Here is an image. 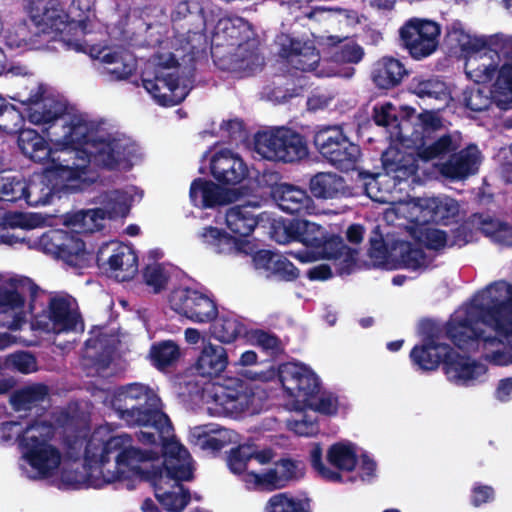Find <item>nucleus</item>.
<instances>
[{"mask_svg":"<svg viewBox=\"0 0 512 512\" xmlns=\"http://www.w3.org/2000/svg\"><path fill=\"white\" fill-rule=\"evenodd\" d=\"M54 434V425L44 418L27 426L19 464L27 478L71 488H102L143 472L142 463L148 454L135 446L131 435L114 434L110 424L99 425L87 438L69 440L64 460L50 443Z\"/></svg>","mask_w":512,"mask_h":512,"instance_id":"nucleus-1","label":"nucleus"},{"mask_svg":"<svg viewBox=\"0 0 512 512\" xmlns=\"http://www.w3.org/2000/svg\"><path fill=\"white\" fill-rule=\"evenodd\" d=\"M507 293L503 282L490 285L454 313L447 329L459 348L482 351L499 366L512 364V349L499 348L512 345V300L503 301Z\"/></svg>","mask_w":512,"mask_h":512,"instance_id":"nucleus-2","label":"nucleus"},{"mask_svg":"<svg viewBox=\"0 0 512 512\" xmlns=\"http://www.w3.org/2000/svg\"><path fill=\"white\" fill-rule=\"evenodd\" d=\"M20 102L27 105V117L36 125L52 124L50 144L35 130L19 132L18 146L29 159L48 166L71 164L72 144L86 132L84 120L65 113V104L58 100L43 84H37L28 96L20 95Z\"/></svg>","mask_w":512,"mask_h":512,"instance_id":"nucleus-3","label":"nucleus"},{"mask_svg":"<svg viewBox=\"0 0 512 512\" xmlns=\"http://www.w3.org/2000/svg\"><path fill=\"white\" fill-rule=\"evenodd\" d=\"M84 120L86 132L72 144L71 166L84 177H92L89 187L96 181L94 167L128 169L140 159L137 146L128 137L109 132L102 125L84 114H72Z\"/></svg>","mask_w":512,"mask_h":512,"instance_id":"nucleus-4","label":"nucleus"},{"mask_svg":"<svg viewBox=\"0 0 512 512\" xmlns=\"http://www.w3.org/2000/svg\"><path fill=\"white\" fill-rule=\"evenodd\" d=\"M460 147L458 136L445 135L437 141L426 144L415 142V148L412 152L401 151L395 147H390L382 156L384 175L368 176L363 184L366 195L372 200L380 203L390 204L392 208L395 201L388 189H381V185L388 184L391 179L408 180L412 182L421 180L422 175H428L426 165L429 161L442 157L445 154L454 151Z\"/></svg>","mask_w":512,"mask_h":512,"instance_id":"nucleus-5","label":"nucleus"},{"mask_svg":"<svg viewBox=\"0 0 512 512\" xmlns=\"http://www.w3.org/2000/svg\"><path fill=\"white\" fill-rule=\"evenodd\" d=\"M150 38V42L157 44V50L142 71L143 87L159 105H177L189 92L179 62L188 44L177 34H150Z\"/></svg>","mask_w":512,"mask_h":512,"instance_id":"nucleus-6","label":"nucleus"},{"mask_svg":"<svg viewBox=\"0 0 512 512\" xmlns=\"http://www.w3.org/2000/svg\"><path fill=\"white\" fill-rule=\"evenodd\" d=\"M164 469L159 473L151 474L149 467L156 459L158 452L151 449H141L148 457L142 463V474L118 480L117 482L131 480H150L154 487L157 500L168 512H181L189 502V494L180 484L193 476V464L189 452L178 441L171 439L164 443Z\"/></svg>","mask_w":512,"mask_h":512,"instance_id":"nucleus-7","label":"nucleus"},{"mask_svg":"<svg viewBox=\"0 0 512 512\" xmlns=\"http://www.w3.org/2000/svg\"><path fill=\"white\" fill-rule=\"evenodd\" d=\"M111 404L127 425L143 428L138 434L143 444H161L172 439L171 423L159 409L160 399L145 385L133 383L118 388Z\"/></svg>","mask_w":512,"mask_h":512,"instance_id":"nucleus-8","label":"nucleus"},{"mask_svg":"<svg viewBox=\"0 0 512 512\" xmlns=\"http://www.w3.org/2000/svg\"><path fill=\"white\" fill-rule=\"evenodd\" d=\"M29 286L27 278L0 274V350L16 343L17 338L11 332L21 330L33 311L26 299Z\"/></svg>","mask_w":512,"mask_h":512,"instance_id":"nucleus-9","label":"nucleus"},{"mask_svg":"<svg viewBox=\"0 0 512 512\" xmlns=\"http://www.w3.org/2000/svg\"><path fill=\"white\" fill-rule=\"evenodd\" d=\"M291 231L296 240L311 248V251L288 252V255L302 263L320 259L349 262L353 259L352 250L338 235L315 222L298 220L292 224Z\"/></svg>","mask_w":512,"mask_h":512,"instance_id":"nucleus-10","label":"nucleus"},{"mask_svg":"<svg viewBox=\"0 0 512 512\" xmlns=\"http://www.w3.org/2000/svg\"><path fill=\"white\" fill-rule=\"evenodd\" d=\"M201 398L212 415L238 416L256 412L259 400L254 388L240 379H226L223 383H208Z\"/></svg>","mask_w":512,"mask_h":512,"instance_id":"nucleus-11","label":"nucleus"},{"mask_svg":"<svg viewBox=\"0 0 512 512\" xmlns=\"http://www.w3.org/2000/svg\"><path fill=\"white\" fill-rule=\"evenodd\" d=\"M459 213L458 202L447 196H431L401 200L387 208L384 218L389 223L405 219L411 224L438 223L447 225Z\"/></svg>","mask_w":512,"mask_h":512,"instance_id":"nucleus-12","label":"nucleus"},{"mask_svg":"<svg viewBox=\"0 0 512 512\" xmlns=\"http://www.w3.org/2000/svg\"><path fill=\"white\" fill-rule=\"evenodd\" d=\"M174 32H250L252 24L237 15L205 12L203 8L191 10L189 2L183 0L177 3L171 14Z\"/></svg>","mask_w":512,"mask_h":512,"instance_id":"nucleus-13","label":"nucleus"},{"mask_svg":"<svg viewBox=\"0 0 512 512\" xmlns=\"http://www.w3.org/2000/svg\"><path fill=\"white\" fill-rule=\"evenodd\" d=\"M92 177H84L73 170L71 164L48 166L43 174L34 175L25 182V193L22 197L29 205H45L54 190L77 192L86 190Z\"/></svg>","mask_w":512,"mask_h":512,"instance_id":"nucleus-14","label":"nucleus"},{"mask_svg":"<svg viewBox=\"0 0 512 512\" xmlns=\"http://www.w3.org/2000/svg\"><path fill=\"white\" fill-rule=\"evenodd\" d=\"M254 149L259 156L272 161L294 162L308 155L303 137L284 127L257 133Z\"/></svg>","mask_w":512,"mask_h":512,"instance_id":"nucleus-15","label":"nucleus"},{"mask_svg":"<svg viewBox=\"0 0 512 512\" xmlns=\"http://www.w3.org/2000/svg\"><path fill=\"white\" fill-rule=\"evenodd\" d=\"M32 329L45 334H62L82 331L84 325L76 301L69 296H56L35 316Z\"/></svg>","mask_w":512,"mask_h":512,"instance_id":"nucleus-16","label":"nucleus"},{"mask_svg":"<svg viewBox=\"0 0 512 512\" xmlns=\"http://www.w3.org/2000/svg\"><path fill=\"white\" fill-rule=\"evenodd\" d=\"M29 243L31 247L60 258L70 266L82 268L89 262L90 255L83 241L64 230H50L29 239Z\"/></svg>","mask_w":512,"mask_h":512,"instance_id":"nucleus-17","label":"nucleus"},{"mask_svg":"<svg viewBox=\"0 0 512 512\" xmlns=\"http://www.w3.org/2000/svg\"><path fill=\"white\" fill-rule=\"evenodd\" d=\"M322 448L316 444L310 451V462L321 478L331 482H341V472L353 471L358 463L357 448L350 442H338L331 445L326 453V464L322 459Z\"/></svg>","mask_w":512,"mask_h":512,"instance_id":"nucleus-18","label":"nucleus"},{"mask_svg":"<svg viewBox=\"0 0 512 512\" xmlns=\"http://www.w3.org/2000/svg\"><path fill=\"white\" fill-rule=\"evenodd\" d=\"M459 42L466 57V75L478 84L492 81L500 60L499 52L486 47L483 37L476 34H462Z\"/></svg>","mask_w":512,"mask_h":512,"instance_id":"nucleus-19","label":"nucleus"},{"mask_svg":"<svg viewBox=\"0 0 512 512\" xmlns=\"http://www.w3.org/2000/svg\"><path fill=\"white\" fill-rule=\"evenodd\" d=\"M314 142L320 154L339 169L350 170L359 159V147L350 142L339 127L319 130Z\"/></svg>","mask_w":512,"mask_h":512,"instance_id":"nucleus-20","label":"nucleus"},{"mask_svg":"<svg viewBox=\"0 0 512 512\" xmlns=\"http://www.w3.org/2000/svg\"><path fill=\"white\" fill-rule=\"evenodd\" d=\"M304 474L305 467L302 462L281 459L261 472H247L244 475V483L248 489L273 491L300 480Z\"/></svg>","mask_w":512,"mask_h":512,"instance_id":"nucleus-21","label":"nucleus"},{"mask_svg":"<svg viewBox=\"0 0 512 512\" xmlns=\"http://www.w3.org/2000/svg\"><path fill=\"white\" fill-rule=\"evenodd\" d=\"M504 56L506 62L497 72V77L490 89V96L479 88L471 89L465 93V105L471 110H485L490 105L491 98L503 109L512 105V52L504 54Z\"/></svg>","mask_w":512,"mask_h":512,"instance_id":"nucleus-22","label":"nucleus"},{"mask_svg":"<svg viewBox=\"0 0 512 512\" xmlns=\"http://www.w3.org/2000/svg\"><path fill=\"white\" fill-rule=\"evenodd\" d=\"M278 376L285 391L295 398L300 408L319 390V381L314 372L300 363H285L278 369Z\"/></svg>","mask_w":512,"mask_h":512,"instance_id":"nucleus-23","label":"nucleus"},{"mask_svg":"<svg viewBox=\"0 0 512 512\" xmlns=\"http://www.w3.org/2000/svg\"><path fill=\"white\" fill-rule=\"evenodd\" d=\"M25 10L39 32H68V15L60 0H28Z\"/></svg>","mask_w":512,"mask_h":512,"instance_id":"nucleus-24","label":"nucleus"},{"mask_svg":"<svg viewBox=\"0 0 512 512\" xmlns=\"http://www.w3.org/2000/svg\"><path fill=\"white\" fill-rule=\"evenodd\" d=\"M260 207L261 202L254 200L229 208L225 215L227 228L239 237H248L261 222L271 223L272 228H280L282 226V223L272 218L268 212L257 214L256 210Z\"/></svg>","mask_w":512,"mask_h":512,"instance_id":"nucleus-25","label":"nucleus"},{"mask_svg":"<svg viewBox=\"0 0 512 512\" xmlns=\"http://www.w3.org/2000/svg\"><path fill=\"white\" fill-rule=\"evenodd\" d=\"M83 47L86 49L83 52L88 53L92 58L98 59L113 79H127L136 71L137 61L135 56L120 46L107 47L83 43Z\"/></svg>","mask_w":512,"mask_h":512,"instance_id":"nucleus-26","label":"nucleus"},{"mask_svg":"<svg viewBox=\"0 0 512 512\" xmlns=\"http://www.w3.org/2000/svg\"><path fill=\"white\" fill-rule=\"evenodd\" d=\"M443 370L447 380L457 386L474 385L487 373V367L483 363L451 348L444 359Z\"/></svg>","mask_w":512,"mask_h":512,"instance_id":"nucleus-27","label":"nucleus"},{"mask_svg":"<svg viewBox=\"0 0 512 512\" xmlns=\"http://www.w3.org/2000/svg\"><path fill=\"white\" fill-rule=\"evenodd\" d=\"M271 195L279 208L291 214L314 215L317 205L307 191L290 183H279L272 188Z\"/></svg>","mask_w":512,"mask_h":512,"instance_id":"nucleus-28","label":"nucleus"},{"mask_svg":"<svg viewBox=\"0 0 512 512\" xmlns=\"http://www.w3.org/2000/svg\"><path fill=\"white\" fill-rule=\"evenodd\" d=\"M4 40L11 48L21 50L55 51L60 45L66 50L86 51L78 39L57 38L51 34H5Z\"/></svg>","mask_w":512,"mask_h":512,"instance_id":"nucleus-29","label":"nucleus"},{"mask_svg":"<svg viewBox=\"0 0 512 512\" xmlns=\"http://www.w3.org/2000/svg\"><path fill=\"white\" fill-rule=\"evenodd\" d=\"M238 191L221 187L217 183L198 178L190 185L189 197L192 204L199 208H214L238 200Z\"/></svg>","mask_w":512,"mask_h":512,"instance_id":"nucleus-30","label":"nucleus"},{"mask_svg":"<svg viewBox=\"0 0 512 512\" xmlns=\"http://www.w3.org/2000/svg\"><path fill=\"white\" fill-rule=\"evenodd\" d=\"M212 176L221 183L236 185L248 176V167L236 153L223 149L209 159Z\"/></svg>","mask_w":512,"mask_h":512,"instance_id":"nucleus-31","label":"nucleus"},{"mask_svg":"<svg viewBox=\"0 0 512 512\" xmlns=\"http://www.w3.org/2000/svg\"><path fill=\"white\" fill-rule=\"evenodd\" d=\"M277 42L281 47L280 56L296 69L314 71L319 65V54L311 44L302 43L290 34H280Z\"/></svg>","mask_w":512,"mask_h":512,"instance_id":"nucleus-32","label":"nucleus"},{"mask_svg":"<svg viewBox=\"0 0 512 512\" xmlns=\"http://www.w3.org/2000/svg\"><path fill=\"white\" fill-rule=\"evenodd\" d=\"M481 154L476 146H469L441 164L438 169L441 175L452 180H463L475 174L481 164Z\"/></svg>","mask_w":512,"mask_h":512,"instance_id":"nucleus-33","label":"nucleus"},{"mask_svg":"<svg viewBox=\"0 0 512 512\" xmlns=\"http://www.w3.org/2000/svg\"><path fill=\"white\" fill-rule=\"evenodd\" d=\"M142 191L137 187L128 186L121 190H112L99 196L101 209L108 219L126 217L132 205L142 199Z\"/></svg>","mask_w":512,"mask_h":512,"instance_id":"nucleus-34","label":"nucleus"},{"mask_svg":"<svg viewBox=\"0 0 512 512\" xmlns=\"http://www.w3.org/2000/svg\"><path fill=\"white\" fill-rule=\"evenodd\" d=\"M203 244L210 246L219 254L252 253L254 244L251 241L236 239L219 228L207 226L198 233Z\"/></svg>","mask_w":512,"mask_h":512,"instance_id":"nucleus-35","label":"nucleus"},{"mask_svg":"<svg viewBox=\"0 0 512 512\" xmlns=\"http://www.w3.org/2000/svg\"><path fill=\"white\" fill-rule=\"evenodd\" d=\"M109 274L118 281H129L138 272V259L134 250L126 244H111L107 261Z\"/></svg>","mask_w":512,"mask_h":512,"instance_id":"nucleus-36","label":"nucleus"},{"mask_svg":"<svg viewBox=\"0 0 512 512\" xmlns=\"http://www.w3.org/2000/svg\"><path fill=\"white\" fill-rule=\"evenodd\" d=\"M190 441L203 450L217 451L230 443L236 442L237 435L217 424L193 427L190 430Z\"/></svg>","mask_w":512,"mask_h":512,"instance_id":"nucleus-37","label":"nucleus"},{"mask_svg":"<svg viewBox=\"0 0 512 512\" xmlns=\"http://www.w3.org/2000/svg\"><path fill=\"white\" fill-rule=\"evenodd\" d=\"M311 194L322 200H334L351 195L345 180L336 173L320 172L309 181Z\"/></svg>","mask_w":512,"mask_h":512,"instance_id":"nucleus-38","label":"nucleus"},{"mask_svg":"<svg viewBox=\"0 0 512 512\" xmlns=\"http://www.w3.org/2000/svg\"><path fill=\"white\" fill-rule=\"evenodd\" d=\"M228 365V355L222 346L207 343L203 346L194 365L198 375L206 378L219 376Z\"/></svg>","mask_w":512,"mask_h":512,"instance_id":"nucleus-39","label":"nucleus"},{"mask_svg":"<svg viewBox=\"0 0 512 512\" xmlns=\"http://www.w3.org/2000/svg\"><path fill=\"white\" fill-rule=\"evenodd\" d=\"M450 347L429 339L422 345L415 346L410 357L415 365L423 370L435 369L441 360L447 357Z\"/></svg>","mask_w":512,"mask_h":512,"instance_id":"nucleus-40","label":"nucleus"},{"mask_svg":"<svg viewBox=\"0 0 512 512\" xmlns=\"http://www.w3.org/2000/svg\"><path fill=\"white\" fill-rule=\"evenodd\" d=\"M405 75L406 70L399 60L384 57L376 64L373 80L378 87L389 89L398 85Z\"/></svg>","mask_w":512,"mask_h":512,"instance_id":"nucleus-41","label":"nucleus"},{"mask_svg":"<svg viewBox=\"0 0 512 512\" xmlns=\"http://www.w3.org/2000/svg\"><path fill=\"white\" fill-rule=\"evenodd\" d=\"M399 43L416 60L428 57L436 51L437 34H400Z\"/></svg>","mask_w":512,"mask_h":512,"instance_id":"nucleus-42","label":"nucleus"},{"mask_svg":"<svg viewBox=\"0 0 512 512\" xmlns=\"http://www.w3.org/2000/svg\"><path fill=\"white\" fill-rule=\"evenodd\" d=\"M263 512H312L311 500L306 496L281 492L267 500Z\"/></svg>","mask_w":512,"mask_h":512,"instance_id":"nucleus-43","label":"nucleus"},{"mask_svg":"<svg viewBox=\"0 0 512 512\" xmlns=\"http://www.w3.org/2000/svg\"><path fill=\"white\" fill-rule=\"evenodd\" d=\"M328 44L333 46L331 53L334 63L357 64L365 55L364 49L348 37L340 39L338 36L331 35L328 37Z\"/></svg>","mask_w":512,"mask_h":512,"instance_id":"nucleus-44","label":"nucleus"},{"mask_svg":"<svg viewBox=\"0 0 512 512\" xmlns=\"http://www.w3.org/2000/svg\"><path fill=\"white\" fill-rule=\"evenodd\" d=\"M95 2L96 0H72L69 10L66 11L69 21L68 32H86L96 16Z\"/></svg>","mask_w":512,"mask_h":512,"instance_id":"nucleus-45","label":"nucleus"},{"mask_svg":"<svg viewBox=\"0 0 512 512\" xmlns=\"http://www.w3.org/2000/svg\"><path fill=\"white\" fill-rule=\"evenodd\" d=\"M33 216L22 213H9L3 222L0 223V244L15 245L24 241V236L15 233V228L30 229L33 228Z\"/></svg>","mask_w":512,"mask_h":512,"instance_id":"nucleus-46","label":"nucleus"},{"mask_svg":"<svg viewBox=\"0 0 512 512\" xmlns=\"http://www.w3.org/2000/svg\"><path fill=\"white\" fill-rule=\"evenodd\" d=\"M410 90L419 98H429L447 104L451 99L450 92L446 84L437 78H413L410 84Z\"/></svg>","mask_w":512,"mask_h":512,"instance_id":"nucleus-47","label":"nucleus"},{"mask_svg":"<svg viewBox=\"0 0 512 512\" xmlns=\"http://www.w3.org/2000/svg\"><path fill=\"white\" fill-rule=\"evenodd\" d=\"M108 219L101 208L81 210L73 214L68 222L78 232H95L103 228Z\"/></svg>","mask_w":512,"mask_h":512,"instance_id":"nucleus-48","label":"nucleus"},{"mask_svg":"<svg viewBox=\"0 0 512 512\" xmlns=\"http://www.w3.org/2000/svg\"><path fill=\"white\" fill-rule=\"evenodd\" d=\"M46 387L43 385L28 386L16 391L10 398L13 409L17 412L31 410L45 400Z\"/></svg>","mask_w":512,"mask_h":512,"instance_id":"nucleus-49","label":"nucleus"},{"mask_svg":"<svg viewBox=\"0 0 512 512\" xmlns=\"http://www.w3.org/2000/svg\"><path fill=\"white\" fill-rule=\"evenodd\" d=\"M411 235L430 249L439 250L447 246L448 238L443 230L428 224H411L407 226Z\"/></svg>","mask_w":512,"mask_h":512,"instance_id":"nucleus-50","label":"nucleus"},{"mask_svg":"<svg viewBox=\"0 0 512 512\" xmlns=\"http://www.w3.org/2000/svg\"><path fill=\"white\" fill-rule=\"evenodd\" d=\"M116 339L108 341L104 336L99 338H90L86 342L85 357L89 360H94L96 354L101 350L102 355L100 358L95 359L94 365L98 372L103 371L108 367L111 359L112 346H114Z\"/></svg>","mask_w":512,"mask_h":512,"instance_id":"nucleus-51","label":"nucleus"},{"mask_svg":"<svg viewBox=\"0 0 512 512\" xmlns=\"http://www.w3.org/2000/svg\"><path fill=\"white\" fill-rule=\"evenodd\" d=\"M234 66L238 70L252 73L263 65V58L256 52L255 42L240 45L233 55Z\"/></svg>","mask_w":512,"mask_h":512,"instance_id":"nucleus-52","label":"nucleus"},{"mask_svg":"<svg viewBox=\"0 0 512 512\" xmlns=\"http://www.w3.org/2000/svg\"><path fill=\"white\" fill-rule=\"evenodd\" d=\"M227 462L231 472L241 474L244 481V475L247 472L255 471L253 469V446L245 444L232 449Z\"/></svg>","mask_w":512,"mask_h":512,"instance_id":"nucleus-53","label":"nucleus"},{"mask_svg":"<svg viewBox=\"0 0 512 512\" xmlns=\"http://www.w3.org/2000/svg\"><path fill=\"white\" fill-rule=\"evenodd\" d=\"M179 356V347L175 342L171 340H166L154 344L149 352V357L152 363L158 369H163L169 365H172L175 361L178 360Z\"/></svg>","mask_w":512,"mask_h":512,"instance_id":"nucleus-54","label":"nucleus"},{"mask_svg":"<svg viewBox=\"0 0 512 512\" xmlns=\"http://www.w3.org/2000/svg\"><path fill=\"white\" fill-rule=\"evenodd\" d=\"M190 307L191 311H189L187 318L194 322L203 323L211 321L217 314L214 302L198 291L195 292Z\"/></svg>","mask_w":512,"mask_h":512,"instance_id":"nucleus-55","label":"nucleus"},{"mask_svg":"<svg viewBox=\"0 0 512 512\" xmlns=\"http://www.w3.org/2000/svg\"><path fill=\"white\" fill-rule=\"evenodd\" d=\"M338 399L331 393L320 392L318 390L310 400L303 404L299 409L310 408L326 415H333L338 410Z\"/></svg>","mask_w":512,"mask_h":512,"instance_id":"nucleus-56","label":"nucleus"},{"mask_svg":"<svg viewBox=\"0 0 512 512\" xmlns=\"http://www.w3.org/2000/svg\"><path fill=\"white\" fill-rule=\"evenodd\" d=\"M143 277L146 285L157 293L166 286L169 272L164 265L152 263L145 268Z\"/></svg>","mask_w":512,"mask_h":512,"instance_id":"nucleus-57","label":"nucleus"},{"mask_svg":"<svg viewBox=\"0 0 512 512\" xmlns=\"http://www.w3.org/2000/svg\"><path fill=\"white\" fill-rule=\"evenodd\" d=\"M25 193V182L12 176H0V198L7 201L22 199Z\"/></svg>","mask_w":512,"mask_h":512,"instance_id":"nucleus-58","label":"nucleus"},{"mask_svg":"<svg viewBox=\"0 0 512 512\" xmlns=\"http://www.w3.org/2000/svg\"><path fill=\"white\" fill-rule=\"evenodd\" d=\"M214 337L222 343H231L240 333V324L232 318H221L213 325Z\"/></svg>","mask_w":512,"mask_h":512,"instance_id":"nucleus-59","label":"nucleus"},{"mask_svg":"<svg viewBox=\"0 0 512 512\" xmlns=\"http://www.w3.org/2000/svg\"><path fill=\"white\" fill-rule=\"evenodd\" d=\"M21 123V114L0 98V130L5 133L17 132Z\"/></svg>","mask_w":512,"mask_h":512,"instance_id":"nucleus-60","label":"nucleus"},{"mask_svg":"<svg viewBox=\"0 0 512 512\" xmlns=\"http://www.w3.org/2000/svg\"><path fill=\"white\" fill-rule=\"evenodd\" d=\"M5 366L23 374H28L37 370L35 358L26 352H17L7 356L5 359Z\"/></svg>","mask_w":512,"mask_h":512,"instance_id":"nucleus-61","label":"nucleus"},{"mask_svg":"<svg viewBox=\"0 0 512 512\" xmlns=\"http://www.w3.org/2000/svg\"><path fill=\"white\" fill-rule=\"evenodd\" d=\"M195 292L196 290L184 288L174 290L169 296L170 307L177 313L188 317Z\"/></svg>","mask_w":512,"mask_h":512,"instance_id":"nucleus-62","label":"nucleus"},{"mask_svg":"<svg viewBox=\"0 0 512 512\" xmlns=\"http://www.w3.org/2000/svg\"><path fill=\"white\" fill-rule=\"evenodd\" d=\"M28 425L24 427L22 424L14 421L2 423L0 425V441L6 444L18 442L21 449V442Z\"/></svg>","mask_w":512,"mask_h":512,"instance_id":"nucleus-63","label":"nucleus"},{"mask_svg":"<svg viewBox=\"0 0 512 512\" xmlns=\"http://www.w3.org/2000/svg\"><path fill=\"white\" fill-rule=\"evenodd\" d=\"M441 30V25L433 20L412 17L405 21L398 32H441Z\"/></svg>","mask_w":512,"mask_h":512,"instance_id":"nucleus-64","label":"nucleus"}]
</instances>
